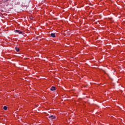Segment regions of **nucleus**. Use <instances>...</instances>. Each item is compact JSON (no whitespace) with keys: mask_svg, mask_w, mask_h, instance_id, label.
I'll return each instance as SVG.
<instances>
[{"mask_svg":"<svg viewBox=\"0 0 125 125\" xmlns=\"http://www.w3.org/2000/svg\"><path fill=\"white\" fill-rule=\"evenodd\" d=\"M49 119H51V120H53V119H55V116L51 115V116H49Z\"/></svg>","mask_w":125,"mask_h":125,"instance_id":"nucleus-1","label":"nucleus"},{"mask_svg":"<svg viewBox=\"0 0 125 125\" xmlns=\"http://www.w3.org/2000/svg\"><path fill=\"white\" fill-rule=\"evenodd\" d=\"M15 33H18L19 34H22V31H21L19 30H15Z\"/></svg>","mask_w":125,"mask_h":125,"instance_id":"nucleus-2","label":"nucleus"},{"mask_svg":"<svg viewBox=\"0 0 125 125\" xmlns=\"http://www.w3.org/2000/svg\"><path fill=\"white\" fill-rule=\"evenodd\" d=\"M51 37H52V38H55V33H52L50 35Z\"/></svg>","mask_w":125,"mask_h":125,"instance_id":"nucleus-3","label":"nucleus"},{"mask_svg":"<svg viewBox=\"0 0 125 125\" xmlns=\"http://www.w3.org/2000/svg\"><path fill=\"white\" fill-rule=\"evenodd\" d=\"M50 90H51L52 91H53V90H55V87L52 86V87L50 88Z\"/></svg>","mask_w":125,"mask_h":125,"instance_id":"nucleus-4","label":"nucleus"},{"mask_svg":"<svg viewBox=\"0 0 125 125\" xmlns=\"http://www.w3.org/2000/svg\"><path fill=\"white\" fill-rule=\"evenodd\" d=\"M3 109H4V110H7V106H4L3 107Z\"/></svg>","mask_w":125,"mask_h":125,"instance_id":"nucleus-5","label":"nucleus"},{"mask_svg":"<svg viewBox=\"0 0 125 125\" xmlns=\"http://www.w3.org/2000/svg\"><path fill=\"white\" fill-rule=\"evenodd\" d=\"M16 51H19V48L16 47Z\"/></svg>","mask_w":125,"mask_h":125,"instance_id":"nucleus-6","label":"nucleus"}]
</instances>
